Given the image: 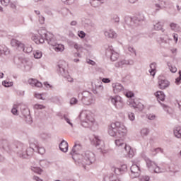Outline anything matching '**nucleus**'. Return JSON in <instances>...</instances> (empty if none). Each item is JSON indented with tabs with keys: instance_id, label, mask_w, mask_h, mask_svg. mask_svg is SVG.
I'll return each instance as SVG.
<instances>
[{
	"instance_id": "4468645a",
	"label": "nucleus",
	"mask_w": 181,
	"mask_h": 181,
	"mask_svg": "<svg viewBox=\"0 0 181 181\" xmlns=\"http://www.w3.org/2000/svg\"><path fill=\"white\" fill-rule=\"evenodd\" d=\"M108 53H110V60H112V62H116V60H118L119 55L117 52L114 51L112 46H109L107 49L106 54H108Z\"/></svg>"
},
{
	"instance_id": "f704fd0d",
	"label": "nucleus",
	"mask_w": 181,
	"mask_h": 181,
	"mask_svg": "<svg viewBox=\"0 0 181 181\" xmlns=\"http://www.w3.org/2000/svg\"><path fill=\"white\" fill-rule=\"evenodd\" d=\"M140 134L141 136H148V135H149V129L146 127L142 128L140 131Z\"/></svg>"
},
{
	"instance_id": "6ab92c4d",
	"label": "nucleus",
	"mask_w": 181,
	"mask_h": 181,
	"mask_svg": "<svg viewBox=\"0 0 181 181\" xmlns=\"http://www.w3.org/2000/svg\"><path fill=\"white\" fill-rule=\"evenodd\" d=\"M170 86V83L166 79H162L158 81V87L161 90H165Z\"/></svg>"
},
{
	"instance_id": "dca6fc26",
	"label": "nucleus",
	"mask_w": 181,
	"mask_h": 181,
	"mask_svg": "<svg viewBox=\"0 0 181 181\" xmlns=\"http://www.w3.org/2000/svg\"><path fill=\"white\" fill-rule=\"evenodd\" d=\"M93 144L98 149H103V148H104V141L100 139L98 136H95V138L93 139Z\"/></svg>"
},
{
	"instance_id": "c9c22d12",
	"label": "nucleus",
	"mask_w": 181,
	"mask_h": 181,
	"mask_svg": "<svg viewBox=\"0 0 181 181\" xmlns=\"http://www.w3.org/2000/svg\"><path fill=\"white\" fill-rule=\"evenodd\" d=\"M167 66H168V69H170V71H171V73H176L177 71V68H176V66L172 65V64H170V62H168Z\"/></svg>"
},
{
	"instance_id": "6e6d98bb",
	"label": "nucleus",
	"mask_w": 181,
	"mask_h": 181,
	"mask_svg": "<svg viewBox=\"0 0 181 181\" xmlns=\"http://www.w3.org/2000/svg\"><path fill=\"white\" fill-rule=\"evenodd\" d=\"M128 50H129V52H130V53H132V54H134V56H136V51L135 50V49L134 47H129Z\"/></svg>"
},
{
	"instance_id": "0eeeda50",
	"label": "nucleus",
	"mask_w": 181,
	"mask_h": 181,
	"mask_svg": "<svg viewBox=\"0 0 181 181\" xmlns=\"http://www.w3.org/2000/svg\"><path fill=\"white\" fill-rule=\"evenodd\" d=\"M51 34L49 32H47L45 29H40L38 30V35L33 34L31 39L36 43L39 45L40 43H45V40H46V35Z\"/></svg>"
},
{
	"instance_id": "774afa93",
	"label": "nucleus",
	"mask_w": 181,
	"mask_h": 181,
	"mask_svg": "<svg viewBox=\"0 0 181 181\" xmlns=\"http://www.w3.org/2000/svg\"><path fill=\"white\" fill-rule=\"evenodd\" d=\"M142 180H144V181H149V180H151V177H149V176H148V175H144L142 177Z\"/></svg>"
},
{
	"instance_id": "79ce46f5",
	"label": "nucleus",
	"mask_w": 181,
	"mask_h": 181,
	"mask_svg": "<svg viewBox=\"0 0 181 181\" xmlns=\"http://www.w3.org/2000/svg\"><path fill=\"white\" fill-rule=\"evenodd\" d=\"M62 77H64V78H66L67 81H69V83H73V78L70 76V75L69 74V72L65 74V75H62Z\"/></svg>"
},
{
	"instance_id": "052dcab7",
	"label": "nucleus",
	"mask_w": 181,
	"mask_h": 181,
	"mask_svg": "<svg viewBox=\"0 0 181 181\" xmlns=\"http://www.w3.org/2000/svg\"><path fill=\"white\" fill-rule=\"evenodd\" d=\"M78 35L79 36V37H81V39H84V37H86V33H84V31H80L78 34Z\"/></svg>"
},
{
	"instance_id": "0e129e2a",
	"label": "nucleus",
	"mask_w": 181,
	"mask_h": 181,
	"mask_svg": "<svg viewBox=\"0 0 181 181\" xmlns=\"http://www.w3.org/2000/svg\"><path fill=\"white\" fill-rule=\"evenodd\" d=\"M9 6L13 11H16V4L15 3H10Z\"/></svg>"
},
{
	"instance_id": "1a4fd4ad",
	"label": "nucleus",
	"mask_w": 181,
	"mask_h": 181,
	"mask_svg": "<svg viewBox=\"0 0 181 181\" xmlns=\"http://www.w3.org/2000/svg\"><path fill=\"white\" fill-rule=\"evenodd\" d=\"M146 163L147 165V168L151 172H155V173H162L164 172L163 169L160 168L155 162L151 160V159L146 158H145Z\"/></svg>"
},
{
	"instance_id": "bf43d9fd",
	"label": "nucleus",
	"mask_w": 181,
	"mask_h": 181,
	"mask_svg": "<svg viewBox=\"0 0 181 181\" xmlns=\"http://www.w3.org/2000/svg\"><path fill=\"white\" fill-rule=\"evenodd\" d=\"M179 74H180L179 77L175 79V84H177V85L180 84V81H181V71H179Z\"/></svg>"
},
{
	"instance_id": "603ef678",
	"label": "nucleus",
	"mask_w": 181,
	"mask_h": 181,
	"mask_svg": "<svg viewBox=\"0 0 181 181\" xmlns=\"http://www.w3.org/2000/svg\"><path fill=\"white\" fill-rule=\"evenodd\" d=\"M34 108L35 110H44V108H45V107L43 105L35 104L34 105Z\"/></svg>"
},
{
	"instance_id": "473e14b6",
	"label": "nucleus",
	"mask_w": 181,
	"mask_h": 181,
	"mask_svg": "<svg viewBox=\"0 0 181 181\" xmlns=\"http://www.w3.org/2000/svg\"><path fill=\"white\" fill-rule=\"evenodd\" d=\"M21 108L20 105H14L12 110L11 112L13 115H19L18 110Z\"/></svg>"
},
{
	"instance_id": "a211bd4d",
	"label": "nucleus",
	"mask_w": 181,
	"mask_h": 181,
	"mask_svg": "<svg viewBox=\"0 0 181 181\" xmlns=\"http://www.w3.org/2000/svg\"><path fill=\"white\" fill-rule=\"evenodd\" d=\"M129 104L132 107H133V108H134V110H136V111L144 110V106L141 103H136V102H135L134 100H131Z\"/></svg>"
},
{
	"instance_id": "ddd939ff",
	"label": "nucleus",
	"mask_w": 181,
	"mask_h": 181,
	"mask_svg": "<svg viewBox=\"0 0 181 181\" xmlns=\"http://www.w3.org/2000/svg\"><path fill=\"white\" fill-rule=\"evenodd\" d=\"M18 60L20 63H21V64L24 65V69L25 71H30V69H32V66H33V64H32V62L23 57H19Z\"/></svg>"
},
{
	"instance_id": "c756f323",
	"label": "nucleus",
	"mask_w": 181,
	"mask_h": 181,
	"mask_svg": "<svg viewBox=\"0 0 181 181\" xmlns=\"http://www.w3.org/2000/svg\"><path fill=\"white\" fill-rule=\"evenodd\" d=\"M155 95L158 100L160 101H165V93L162 91H157Z\"/></svg>"
},
{
	"instance_id": "f257e3e1",
	"label": "nucleus",
	"mask_w": 181,
	"mask_h": 181,
	"mask_svg": "<svg viewBox=\"0 0 181 181\" xmlns=\"http://www.w3.org/2000/svg\"><path fill=\"white\" fill-rule=\"evenodd\" d=\"M83 151V146L80 142H75L74 146L71 151L72 159L75 160V163L83 166V169H86V165H92L95 162V154L90 151H86L85 153L80 154V152Z\"/></svg>"
},
{
	"instance_id": "5fc2aeb1",
	"label": "nucleus",
	"mask_w": 181,
	"mask_h": 181,
	"mask_svg": "<svg viewBox=\"0 0 181 181\" xmlns=\"http://www.w3.org/2000/svg\"><path fill=\"white\" fill-rule=\"evenodd\" d=\"M112 19L115 22V23H119V17L117 15L113 16Z\"/></svg>"
},
{
	"instance_id": "7c9ffc66",
	"label": "nucleus",
	"mask_w": 181,
	"mask_h": 181,
	"mask_svg": "<svg viewBox=\"0 0 181 181\" xmlns=\"http://www.w3.org/2000/svg\"><path fill=\"white\" fill-rule=\"evenodd\" d=\"M20 50H23L24 53H31V52L33 50V48H32V46L30 45H24V47L21 48Z\"/></svg>"
},
{
	"instance_id": "e433bc0d",
	"label": "nucleus",
	"mask_w": 181,
	"mask_h": 181,
	"mask_svg": "<svg viewBox=\"0 0 181 181\" xmlns=\"http://www.w3.org/2000/svg\"><path fill=\"white\" fill-rule=\"evenodd\" d=\"M95 87L96 90H98L99 91H103L104 90V87L103 86V82L99 81L98 83L95 85Z\"/></svg>"
},
{
	"instance_id": "f3484780",
	"label": "nucleus",
	"mask_w": 181,
	"mask_h": 181,
	"mask_svg": "<svg viewBox=\"0 0 181 181\" xmlns=\"http://www.w3.org/2000/svg\"><path fill=\"white\" fill-rule=\"evenodd\" d=\"M11 45L13 47H16L18 49V50H21V49L23 48L25 46V44L16 39H12L11 41Z\"/></svg>"
},
{
	"instance_id": "58836bf2",
	"label": "nucleus",
	"mask_w": 181,
	"mask_h": 181,
	"mask_svg": "<svg viewBox=\"0 0 181 181\" xmlns=\"http://www.w3.org/2000/svg\"><path fill=\"white\" fill-rule=\"evenodd\" d=\"M141 21H144V18L140 19L139 17H133L132 18V25H138Z\"/></svg>"
},
{
	"instance_id": "69168bd1",
	"label": "nucleus",
	"mask_w": 181,
	"mask_h": 181,
	"mask_svg": "<svg viewBox=\"0 0 181 181\" xmlns=\"http://www.w3.org/2000/svg\"><path fill=\"white\" fill-rule=\"evenodd\" d=\"M126 97H127V98H132V97H134V93H132V92H127L126 93Z\"/></svg>"
},
{
	"instance_id": "72a5a7b5",
	"label": "nucleus",
	"mask_w": 181,
	"mask_h": 181,
	"mask_svg": "<svg viewBox=\"0 0 181 181\" xmlns=\"http://www.w3.org/2000/svg\"><path fill=\"white\" fill-rule=\"evenodd\" d=\"M174 135L176 138H181V127H177L174 129Z\"/></svg>"
},
{
	"instance_id": "680f3d73",
	"label": "nucleus",
	"mask_w": 181,
	"mask_h": 181,
	"mask_svg": "<svg viewBox=\"0 0 181 181\" xmlns=\"http://www.w3.org/2000/svg\"><path fill=\"white\" fill-rule=\"evenodd\" d=\"M39 22L41 25L45 24V18L43 17V16H39Z\"/></svg>"
},
{
	"instance_id": "412c9836",
	"label": "nucleus",
	"mask_w": 181,
	"mask_h": 181,
	"mask_svg": "<svg viewBox=\"0 0 181 181\" xmlns=\"http://www.w3.org/2000/svg\"><path fill=\"white\" fill-rule=\"evenodd\" d=\"M59 147L60 151H62V152H64L66 153V152L69 151V143H67V141H66L65 140H62L59 144Z\"/></svg>"
},
{
	"instance_id": "cd10ccee",
	"label": "nucleus",
	"mask_w": 181,
	"mask_h": 181,
	"mask_svg": "<svg viewBox=\"0 0 181 181\" xmlns=\"http://www.w3.org/2000/svg\"><path fill=\"white\" fill-rule=\"evenodd\" d=\"M163 25L160 23V22L158 21L156 23H153V28L154 30H161V32H165V30L163 28Z\"/></svg>"
},
{
	"instance_id": "4d7b16f0",
	"label": "nucleus",
	"mask_w": 181,
	"mask_h": 181,
	"mask_svg": "<svg viewBox=\"0 0 181 181\" xmlns=\"http://www.w3.org/2000/svg\"><path fill=\"white\" fill-rule=\"evenodd\" d=\"M128 117H129V119H130V121H135V115L132 112H129L128 114Z\"/></svg>"
},
{
	"instance_id": "37998d69",
	"label": "nucleus",
	"mask_w": 181,
	"mask_h": 181,
	"mask_svg": "<svg viewBox=\"0 0 181 181\" xmlns=\"http://www.w3.org/2000/svg\"><path fill=\"white\" fill-rule=\"evenodd\" d=\"M24 117H25V122H27V124H32V117H30V115H25L24 114Z\"/></svg>"
},
{
	"instance_id": "a19ab883",
	"label": "nucleus",
	"mask_w": 181,
	"mask_h": 181,
	"mask_svg": "<svg viewBox=\"0 0 181 181\" xmlns=\"http://www.w3.org/2000/svg\"><path fill=\"white\" fill-rule=\"evenodd\" d=\"M125 23L126 25H128L129 26H133L132 23V17H126L125 18Z\"/></svg>"
},
{
	"instance_id": "ea45409f",
	"label": "nucleus",
	"mask_w": 181,
	"mask_h": 181,
	"mask_svg": "<svg viewBox=\"0 0 181 181\" xmlns=\"http://www.w3.org/2000/svg\"><path fill=\"white\" fill-rule=\"evenodd\" d=\"M33 55H34L35 59H41L42 55V51L37 50V51L34 52Z\"/></svg>"
},
{
	"instance_id": "c03bdc74",
	"label": "nucleus",
	"mask_w": 181,
	"mask_h": 181,
	"mask_svg": "<svg viewBox=\"0 0 181 181\" xmlns=\"http://www.w3.org/2000/svg\"><path fill=\"white\" fill-rule=\"evenodd\" d=\"M47 165H49V163L47 162V160H40V165L42 168H46V166H47Z\"/></svg>"
},
{
	"instance_id": "09e8293b",
	"label": "nucleus",
	"mask_w": 181,
	"mask_h": 181,
	"mask_svg": "<svg viewBox=\"0 0 181 181\" xmlns=\"http://www.w3.org/2000/svg\"><path fill=\"white\" fill-rule=\"evenodd\" d=\"M77 103H78V100H77V98H71V100H70L71 105H76V104H77Z\"/></svg>"
},
{
	"instance_id": "4be33fe9",
	"label": "nucleus",
	"mask_w": 181,
	"mask_h": 181,
	"mask_svg": "<svg viewBox=\"0 0 181 181\" xmlns=\"http://www.w3.org/2000/svg\"><path fill=\"white\" fill-rule=\"evenodd\" d=\"M0 148L8 152V151L11 149V146H9V141L7 140H1L0 141Z\"/></svg>"
},
{
	"instance_id": "864d4df0",
	"label": "nucleus",
	"mask_w": 181,
	"mask_h": 181,
	"mask_svg": "<svg viewBox=\"0 0 181 181\" xmlns=\"http://www.w3.org/2000/svg\"><path fill=\"white\" fill-rule=\"evenodd\" d=\"M65 5H71L74 4V0H62Z\"/></svg>"
},
{
	"instance_id": "49530a36",
	"label": "nucleus",
	"mask_w": 181,
	"mask_h": 181,
	"mask_svg": "<svg viewBox=\"0 0 181 181\" xmlns=\"http://www.w3.org/2000/svg\"><path fill=\"white\" fill-rule=\"evenodd\" d=\"M31 170L33 172H35V173H42V170L40 169V168H37V167H33L31 168Z\"/></svg>"
},
{
	"instance_id": "aec40b11",
	"label": "nucleus",
	"mask_w": 181,
	"mask_h": 181,
	"mask_svg": "<svg viewBox=\"0 0 181 181\" xmlns=\"http://www.w3.org/2000/svg\"><path fill=\"white\" fill-rule=\"evenodd\" d=\"M104 35L105 37H109L110 39H115L117 37V33L112 29L105 30Z\"/></svg>"
},
{
	"instance_id": "e2e57ef3",
	"label": "nucleus",
	"mask_w": 181,
	"mask_h": 181,
	"mask_svg": "<svg viewBox=\"0 0 181 181\" xmlns=\"http://www.w3.org/2000/svg\"><path fill=\"white\" fill-rule=\"evenodd\" d=\"M35 98H37V100H45V98H43V97H42V94H40V93H35Z\"/></svg>"
},
{
	"instance_id": "2eb2a0df",
	"label": "nucleus",
	"mask_w": 181,
	"mask_h": 181,
	"mask_svg": "<svg viewBox=\"0 0 181 181\" xmlns=\"http://www.w3.org/2000/svg\"><path fill=\"white\" fill-rule=\"evenodd\" d=\"M66 62H62L60 61L58 64L57 71H59V74L62 76H66V73L69 71H66Z\"/></svg>"
},
{
	"instance_id": "13d9d810",
	"label": "nucleus",
	"mask_w": 181,
	"mask_h": 181,
	"mask_svg": "<svg viewBox=\"0 0 181 181\" xmlns=\"http://www.w3.org/2000/svg\"><path fill=\"white\" fill-rule=\"evenodd\" d=\"M0 2L3 6H8L9 5V0H0Z\"/></svg>"
},
{
	"instance_id": "5701e85b",
	"label": "nucleus",
	"mask_w": 181,
	"mask_h": 181,
	"mask_svg": "<svg viewBox=\"0 0 181 181\" xmlns=\"http://www.w3.org/2000/svg\"><path fill=\"white\" fill-rule=\"evenodd\" d=\"M113 87V91L115 93V94L120 93V91H122L124 90V86L119 83H112Z\"/></svg>"
},
{
	"instance_id": "9d476101",
	"label": "nucleus",
	"mask_w": 181,
	"mask_h": 181,
	"mask_svg": "<svg viewBox=\"0 0 181 181\" xmlns=\"http://www.w3.org/2000/svg\"><path fill=\"white\" fill-rule=\"evenodd\" d=\"M131 177L132 179H135V177H139L141 175V169L139 168V166L136 164H133L131 166Z\"/></svg>"
},
{
	"instance_id": "2f4dec72",
	"label": "nucleus",
	"mask_w": 181,
	"mask_h": 181,
	"mask_svg": "<svg viewBox=\"0 0 181 181\" xmlns=\"http://www.w3.org/2000/svg\"><path fill=\"white\" fill-rule=\"evenodd\" d=\"M61 119L66 121V124H69L73 128V123H71L70 118L66 115H61Z\"/></svg>"
},
{
	"instance_id": "39448f33",
	"label": "nucleus",
	"mask_w": 181,
	"mask_h": 181,
	"mask_svg": "<svg viewBox=\"0 0 181 181\" xmlns=\"http://www.w3.org/2000/svg\"><path fill=\"white\" fill-rule=\"evenodd\" d=\"M117 138L119 139L115 140L116 146H118L119 149L122 152H127L129 158H134L135 153H134V150L131 148V146H127V144L124 143V136L119 135Z\"/></svg>"
},
{
	"instance_id": "f8f14e48",
	"label": "nucleus",
	"mask_w": 181,
	"mask_h": 181,
	"mask_svg": "<svg viewBox=\"0 0 181 181\" xmlns=\"http://www.w3.org/2000/svg\"><path fill=\"white\" fill-rule=\"evenodd\" d=\"M111 103L117 109H121L124 107V102H122V99L119 96H116L115 98H111Z\"/></svg>"
},
{
	"instance_id": "9b49d317",
	"label": "nucleus",
	"mask_w": 181,
	"mask_h": 181,
	"mask_svg": "<svg viewBox=\"0 0 181 181\" xmlns=\"http://www.w3.org/2000/svg\"><path fill=\"white\" fill-rule=\"evenodd\" d=\"M134 64V61L132 59H122L116 63H115V66L117 69L125 67V66H129Z\"/></svg>"
},
{
	"instance_id": "a878e982",
	"label": "nucleus",
	"mask_w": 181,
	"mask_h": 181,
	"mask_svg": "<svg viewBox=\"0 0 181 181\" xmlns=\"http://www.w3.org/2000/svg\"><path fill=\"white\" fill-rule=\"evenodd\" d=\"M150 69L149 73L151 76L153 77H155V74H156V63L153 62L150 64Z\"/></svg>"
},
{
	"instance_id": "4c0bfd02",
	"label": "nucleus",
	"mask_w": 181,
	"mask_h": 181,
	"mask_svg": "<svg viewBox=\"0 0 181 181\" xmlns=\"http://www.w3.org/2000/svg\"><path fill=\"white\" fill-rule=\"evenodd\" d=\"M139 40V36L133 35L130 39H129V42L131 43H136Z\"/></svg>"
},
{
	"instance_id": "6e6552de",
	"label": "nucleus",
	"mask_w": 181,
	"mask_h": 181,
	"mask_svg": "<svg viewBox=\"0 0 181 181\" xmlns=\"http://www.w3.org/2000/svg\"><path fill=\"white\" fill-rule=\"evenodd\" d=\"M81 95L80 101L83 105H91V104H94L95 100L93 93L88 91H83Z\"/></svg>"
},
{
	"instance_id": "393cba45",
	"label": "nucleus",
	"mask_w": 181,
	"mask_h": 181,
	"mask_svg": "<svg viewBox=\"0 0 181 181\" xmlns=\"http://www.w3.org/2000/svg\"><path fill=\"white\" fill-rule=\"evenodd\" d=\"M170 28L171 30H173V32H181V28L180 25L177 23H171L170 24Z\"/></svg>"
},
{
	"instance_id": "423d86ee",
	"label": "nucleus",
	"mask_w": 181,
	"mask_h": 181,
	"mask_svg": "<svg viewBox=\"0 0 181 181\" xmlns=\"http://www.w3.org/2000/svg\"><path fill=\"white\" fill-rule=\"evenodd\" d=\"M46 42L50 46L54 47L55 52H63L64 50V45L57 44V40L52 33L46 35Z\"/></svg>"
},
{
	"instance_id": "c85d7f7f",
	"label": "nucleus",
	"mask_w": 181,
	"mask_h": 181,
	"mask_svg": "<svg viewBox=\"0 0 181 181\" xmlns=\"http://www.w3.org/2000/svg\"><path fill=\"white\" fill-rule=\"evenodd\" d=\"M156 6V11H160V9H162V8H165V6H166V1L165 0H161L160 4H155Z\"/></svg>"
},
{
	"instance_id": "338daca9",
	"label": "nucleus",
	"mask_w": 181,
	"mask_h": 181,
	"mask_svg": "<svg viewBox=\"0 0 181 181\" xmlns=\"http://www.w3.org/2000/svg\"><path fill=\"white\" fill-rule=\"evenodd\" d=\"M156 118V116L155 115H148V119L151 121H153Z\"/></svg>"
},
{
	"instance_id": "bb28decb",
	"label": "nucleus",
	"mask_w": 181,
	"mask_h": 181,
	"mask_svg": "<svg viewBox=\"0 0 181 181\" xmlns=\"http://www.w3.org/2000/svg\"><path fill=\"white\" fill-rule=\"evenodd\" d=\"M104 2V0H90V4L93 8H97Z\"/></svg>"
},
{
	"instance_id": "b1692460",
	"label": "nucleus",
	"mask_w": 181,
	"mask_h": 181,
	"mask_svg": "<svg viewBox=\"0 0 181 181\" xmlns=\"http://www.w3.org/2000/svg\"><path fill=\"white\" fill-rule=\"evenodd\" d=\"M28 83L30 86H32V87L40 88L43 86L41 82H40L37 79H33V78L29 79Z\"/></svg>"
},
{
	"instance_id": "7ed1b4c3",
	"label": "nucleus",
	"mask_w": 181,
	"mask_h": 181,
	"mask_svg": "<svg viewBox=\"0 0 181 181\" xmlns=\"http://www.w3.org/2000/svg\"><path fill=\"white\" fill-rule=\"evenodd\" d=\"M78 118L81 120V125L83 128H93V126L95 123L93 112L90 110L82 111Z\"/></svg>"
},
{
	"instance_id": "de8ad7c7",
	"label": "nucleus",
	"mask_w": 181,
	"mask_h": 181,
	"mask_svg": "<svg viewBox=\"0 0 181 181\" xmlns=\"http://www.w3.org/2000/svg\"><path fill=\"white\" fill-rule=\"evenodd\" d=\"M41 138L44 139V141H46V139H49V138H50V134L47 133H43L41 134Z\"/></svg>"
},
{
	"instance_id": "20e7f679",
	"label": "nucleus",
	"mask_w": 181,
	"mask_h": 181,
	"mask_svg": "<svg viewBox=\"0 0 181 181\" xmlns=\"http://www.w3.org/2000/svg\"><path fill=\"white\" fill-rule=\"evenodd\" d=\"M108 134L110 136H118L119 135L125 136L127 135V127L119 122L112 123L109 126Z\"/></svg>"
},
{
	"instance_id": "3c124183",
	"label": "nucleus",
	"mask_w": 181,
	"mask_h": 181,
	"mask_svg": "<svg viewBox=\"0 0 181 181\" xmlns=\"http://www.w3.org/2000/svg\"><path fill=\"white\" fill-rule=\"evenodd\" d=\"M162 107H163L164 111H165V112H167L168 114H170V107H168L165 104H163Z\"/></svg>"
},
{
	"instance_id": "a18cd8bd",
	"label": "nucleus",
	"mask_w": 181,
	"mask_h": 181,
	"mask_svg": "<svg viewBox=\"0 0 181 181\" xmlns=\"http://www.w3.org/2000/svg\"><path fill=\"white\" fill-rule=\"evenodd\" d=\"M88 27L89 28V29H90V30H94V29H95L97 28V25H95V23H93V22H90L88 24Z\"/></svg>"
},
{
	"instance_id": "f03ea898",
	"label": "nucleus",
	"mask_w": 181,
	"mask_h": 181,
	"mask_svg": "<svg viewBox=\"0 0 181 181\" xmlns=\"http://www.w3.org/2000/svg\"><path fill=\"white\" fill-rule=\"evenodd\" d=\"M13 148L18 156L23 159H26V158L32 156L34 152H38L40 155H43L45 152V148L40 147L39 146V142L35 139H31L30 140V147L28 148H26L25 145L21 142H17Z\"/></svg>"
},
{
	"instance_id": "8fccbe9b",
	"label": "nucleus",
	"mask_w": 181,
	"mask_h": 181,
	"mask_svg": "<svg viewBox=\"0 0 181 181\" xmlns=\"http://www.w3.org/2000/svg\"><path fill=\"white\" fill-rule=\"evenodd\" d=\"M2 84L4 86V87H12V86H13V83L8 82L6 81H3Z\"/></svg>"
}]
</instances>
